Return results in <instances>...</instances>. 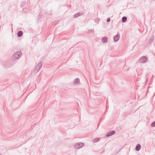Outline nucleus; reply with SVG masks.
<instances>
[{
  "label": "nucleus",
  "instance_id": "f257e3e1",
  "mask_svg": "<svg viewBox=\"0 0 155 155\" xmlns=\"http://www.w3.org/2000/svg\"><path fill=\"white\" fill-rule=\"evenodd\" d=\"M84 144V143L82 142L77 143L74 145V147L75 149H78L82 147Z\"/></svg>",
  "mask_w": 155,
  "mask_h": 155
},
{
  "label": "nucleus",
  "instance_id": "f03ea898",
  "mask_svg": "<svg viewBox=\"0 0 155 155\" xmlns=\"http://www.w3.org/2000/svg\"><path fill=\"white\" fill-rule=\"evenodd\" d=\"M115 133V131L114 130H112L108 132L106 135V137H110Z\"/></svg>",
  "mask_w": 155,
  "mask_h": 155
},
{
  "label": "nucleus",
  "instance_id": "7ed1b4c3",
  "mask_svg": "<svg viewBox=\"0 0 155 155\" xmlns=\"http://www.w3.org/2000/svg\"><path fill=\"white\" fill-rule=\"evenodd\" d=\"M21 55V53L19 52H18L15 53L13 56L14 57H15V58L17 59L20 57Z\"/></svg>",
  "mask_w": 155,
  "mask_h": 155
},
{
  "label": "nucleus",
  "instance_id": "20e7f679",
  "mask_svg": "<svg viewBox=\"0 0 155 155\" xmlns=\"http://www.w3.org/2000/svg\"><path fill=\"white\" fill-rule=\"evenodd\" d=\"M147 60V58L145 57H141L139 61L140 62L143 63L145 62Z\"/></svg>",
  "mask_w": 155,
  "mask_h": 155
},
{
  "label": "nucleus",
  "instance_id": "39448f33",
  "mask_svg": "<svg viewBox=\"0 0 155 155\" xmlns=\"http://www.w3.org/2000/svg\"><path fill=\"white\" fill-rule=\"evenodd\" d=\"M141 147V145H140V144H138L136 146V148L135 149V150L137 151H138L140 150Z\"/></svg>",
  "mask_w": 155,
  "mask_h": 155
},
{
  "label": "nucleus",
  "instance_id": "423d86ee",
  "mask_svg": "<svg viewBox=\"0 0 155 155\" xmlns=\"http://www.w3.org/2000/svg\"><path fill=\"white\" fill-rule=\"evenodd\" d=\"M100 140V138H97L93 140L92 142L94 143H96Z\"/></svg>",
  "mask_w": 155,
  "mask_h": 155
},
{
  "label": "nucleus",
  "instance_id": "0eeeda50",
  "mask_svg": "<svg viewBox=\"0 0 155 155\" xmlns=\"http://www.w3.org/2000/svg\"><path fill=\"white\" fill-rule=\"evenodd\" d=\"M119 38V37L118 35H116L114 36V39L115 41H117Z\"/></svg>",
  "mask_w": 155,
  "mask_h": 155
},
{
  "label": "nucleus",
  "instance_id": "6e6552de",
  "mask_svg": "<svg viewBox=\"0 0 155 155\" xmlns=\"http://www.w3.org/2000/svg\"><path fill=\"white\" fill-rule=\"evenodd\" d=\"M107 39L106 37H104L102 39V41L104 43H105L107 41Z\"/></svg>",
  "mask_w": 155,
  "mask_h": 155
},
{
  "label": "nucleus",
  "instance_id": "1a4fd4ad",
  "mask_svg": "<svg viewBox=\"0 0 155 155\" xmlns=\"http://www.w3.org/2000/svg\"><path fill=\"white\" fill-rule=\"evenodd\" d=\"M23 33L21 31H19L18 33V37H20L22 35Z\"/></svg>",
  "mask_w": 155,
  "mask_h": 155
},
{
  "label": "nucleus",
  "instance_id": "9d476101",
  "mask_svg": "<svg viewBox=\"0 0 155 155\" xmlns=\"http://www.w3.org/2000/svg\"><path fill=\"white\" fill-rule=\"evenodd\" d=\"M127 20V18L126 17H124L122 18V21L123 22H125Z\"/></svg>",
  "mask_w": 155,
  "mask_h": 155
},
{
  "label": "nucleus",
  "instance_id": "9b49d317",
  "mask_svg": "<svg viewBox=\"0 0 155 155\" xmlns=\"http://www.w3.org/2000/svg\"><path fill=\"white\" fill-rule=\"evenodd\" d=\"M151 126L152 127H155V121H153L151 123Z\"/></svg>",
  "mask_w": 155,
  "mask_h": 155
},
{
  "label": "nucleus",
  "instance_id": "f8f14e48",
  "mask_svg": "<svg viewBox=\"0 0 155 155\" xmlns=\"http://www.w3.org/2000/svg\"><path fill=\"white\" fill-rule=\"evenodd\" d=\"M74 82L75 83H78L79 82V80L78 78L75 79L74 81Z\"/></svg>",
  "mask_w": 155,
  "mask_h": 155
},
{
  "label": "nucleus",
  "instance_id": "ddd939ff",
  "mask_svg": "<svg viewBox=\"0 0 155 155\" xmlns=\"http://www.w3.org/2000/svg\"><path fill=\"white\" fill-rule=\"evenodd\" d=\"M110 21V18H109L107 19V21L108 22H109Z\"/></svg>",
  "mask_w": 155,
  "mask_h": 155
}]
</instances>
